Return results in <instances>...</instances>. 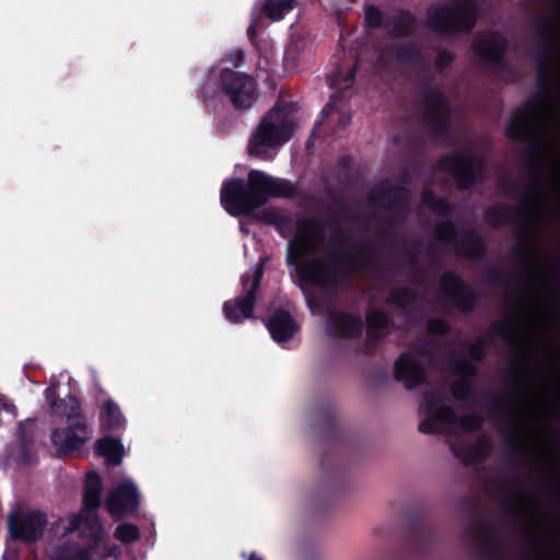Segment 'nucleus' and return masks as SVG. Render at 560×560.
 Wrapping results in <instances>:
<instances>
[{
    "label": "nucleus",
    "mask_w": 560,
    "mask_h": 560,
    "mask_svg": "<svg viewBox=\"0 0 560 560\" xmlns=\"http://www.w3.org/2000/svg\"><path fill=\"white\" fill-rule=\"evenodd\" d=\"M96 513H88L84 510H81L79 513L71 514L67 520V525L65 526V534H72L80 528H84L88 524V521L95 515Z\"/></svg>",
    "instance_id": "nucleus-40"
},
{
    "label": "nucleus",
    "mask_w": 560,
    "mask_h": 560,
    "mask_svg": "<svg viewBox=\"0 0 560 560\" xmlns=\"http://www.w3.org/2000/svg\"><path fill=\"white\" fill-rule=\"evenodd\" d=\"M555 20L552 16L537 15L534 21V30L537 35V52L535 55V61L537 66V89L539 95L545 100L550 94V84L548 82V75L550 72V66L546 57V51L555 46L553 36Z\"/></svg>",
    "instance_id": "nucleus-16"
},
{
    "label": "nucleus",
    "mask_w": 560,
    "mask_h": 560,
    "mask_svg": "<svg viewBox=\"0 0 560 560\" xmlns=\"http://www.w3.org/2000/svg\"><path fill=\"white\" fill-rule=\"evenodd\" d=\"M235 68L241 67L245 60V54L242 49L231 51L224 59Z\"/></svg>",
    "instance_id": "nucleus-49"
},
{
    "label": "nucleus",
    "mask_w": 560,
    "mask_h": 560,
    "mask_svg": "<svg viewBox=\"0 0 560 560\" xmlns=\"http://www.w3.org/2000/svg\"><path fill=\"white\" fill-rule=\"evenodd\" d=\"M451 324L441 317H431L427 320V331L434 337H444L451 332Z\"/></svg>",
    "instance_id": "nucleus-41"
},
{
    "label": "nucleus",
    "mask_w": 560,
    "mask_h": 560,
    "mask_svg": "<svg viewBox=\"0 0 560 560\" xmlns=\"http://www.w3.org/2000/svg\"><path fill=\"white\" fill-rule=\"evenodd\" d=\"M439 199L440 197H438L432 189H424L421 194L422 202L430 209H432V207L435 206Z\"/></svg>",
    "instance_id": "nucleus-51"
},
{
    "label": "nucleus",
    "mask_w": 560,
    "mask_h": 560,
    "mask_svg": "<svg viewBox=\"0 0 560 560\" xmlns=\"http://www.w3.org/2000/svg\"><path fill=\"white\" fill-rule=\"evenodd\" d=\"M295 186L284 178L272 177L258 170L248 172L247 180L241 177L225 179L220 190V201L232 217L252 215L270 198H294Z\"/></svg>",
    "instance_id": "nucleus-3"
},
{
    "label": "nucleus",
    "mask_w": 560,
    "mask_h": 560,
    "mask_svg": "<svg viewBox=\"0 0 560 560\" xmlns=\"http://www.w3.org/2000/svg\"><path fill=\"white\" fill-rule=\"evenodd\" d=\"M430 255H433L436 252V245L434 242H430L427 248Z\"/></svg>",
    "instance_id": "nucleus-64"
},
{
    "label": "nucleus",
    "mask_w": 560,
    "mask_h": 560,
    "mask_svg": "<svg viewBox=\"0 0 560 560\" xmlns=\"http://www.w3.org/2000/svg\"><path fill=\"white\" fill-rule=\"evenodd\" d=\"M412 349L417 355L425 358L430 354V343L428 340H419L412 345Z\"/></svg>",
    "instance_id": "nucleus-52"
},
{
    "label": "nucleus",
    "mask_w": 560,
    "mask_h": 560,
    "mask_svg": "<svg viewBox=\"0 0 560 560\" xmlns=\"http://www.w3.org/2000/svg\"><path fill=\"white\" fill-rule=\"evenodd\" d=\"M436 215L443 218L435 225L434 236L438 241L454 246L455 253L465 258L481 260L486 257L488 247L483 236L476 229H468L458 238V229L454 220L450 218L453 206L450 201L441 198L431 209Z\"/></svg>",
    "instance_id": "nucleus-6"
},
{
    "label": "nucleus",
    "mask_w": 560,
    "mask_h": 560,
    "mask_svg": "<svg viewBox=\"0 0 560 560\" xmlns=\"http://www.w3.org/2000/svg\"><path fill=\"white\" fill-rule=\"evenodd\" d=\"M421 250V244L415 243L412 249L406 252V256L410 262L416 264L418 260V254Z\"/></svg>",
    "instance_id": "nucleus-54"
},
{
    "label": "nucleus",
    "mask_w": 560,
    "mask_h": 560,
    "mask_svg": "<svg viewBox=\"0 0 560 560\" xmlns=\"http://www.w3.org/2000/svg\"><path fill=\"white\" fill-rule=\"evenodd\" d=\"M451 394L454 399L458 401H470L475 396L474 381L467 378H456L450 387Z\"/></svg>",
    "instance_id": "nucleus-36"
},
{
    "label": "nucleus",
    "mask_w": 560,
    "mask_h": 560,
    "mask_svg": "<svg viewBox=\"0 0 560 560\" xmlns=\"http://www.w3.org/2000/svg\"><path fill=\"white\" fill-rule=\"evenodd\" d=\"M329 460H330L329 454L325 453L322 456L320 462H319V466H320L323 471H327L328 470Z\"/></svg>",
    "instance_id": "nucleus-59"
},
{
    "label": "nucleus",
    "mask_w": 560,
    "mask_h": 560,
    "mask_svg": "<svg viewBox=\"0 0 560 560\" xmlns=\"http://www.w3.org/2000/svg\"><path fill=\"white\" fill-rule=\"evenodd\" d=\"M417 299V293L409 287L393 288L386 299L388 305L399 308L408 307Z\"/></svg>",
    "instance_id": "nucleus-35"
},
{
    "label": "nucleus",
    "mask_w": 560,
    "mask_h": 560,
    "mask_svg": "<svg viewBox=\"0 0 560 560\" xmlns=\"http://www.w3.org/2000/svg\"><path fill=\"white\" fill-rule=\"evenodd\" d=\"M103 480L96 471H89L83 487V506L88 513H96L101 506Z\"/></svg>",
    "instance_id": "nucleus-26"
},
{
    "label": "nucleus",
    "mask_w": 560,
    "mask_h": 560,
    "mask_svg": "<svg viewBox=\"0 0 560 560\" xmlns=\"http://www.w3.org/2000/svg\"><path fill=\"white\" fill-rule=\"evenodd\" d=\"M51 413L65 417L68 421L66 428L54 429L50 436L60 455L73 454L91 439L92 429L82 410L81 401L72 394H68Z\"/></svg>",
    "instance_id": "nucleus-5"
},
{
    "label": "nucleus",
    "mask_w": 560,
    "mask_h": 560,
    "mask_svg": "<svg viewBox=\"0 0 560 560\" xmlns=\"http://www.w3.org/2000/svg\"><path fill=\"white\" fill-rule=\"evenodd\" d=\"M95 453L105 457L110 465H119L124 455V445L117 438L104 436L96 441Z\"/></svg>",
    "instance_id": "nucleus-28"
},
{
    "label": "nucleus",
    "mask_w": 560,
    "mask_h": 560,
    "mask_svg": "<svg viewBox=\"0 0 560 560\" xmlns=\"http://www.w3.org/2000/svg\"><path fill=\"white\" fill-rule=\"evenodd\" d=\"M267 258L260 257L252 273H244L241 277L243 292L235 299L223 303V314L228 322L237 325L245 319L254 318L257 303V292L264 277L265 262Z\"/></svg>",
    "instance_id": "nucleus-9"
},
{
    "label": "nucleus",
    "mask_w": 560,
    "mask_h": 560,
    "mask_svg": "<svg viewBox=\"0 0 560 560\" xmlns=\"http://www.w3.org/2000/svg\"><path fill=\"white\" fill-rule=\"evenodd\" d=\"M45 398L52 412L58 404L62 400L58 396L57 385H50L45 389Z\"/></svg>",
    "instance_id": "nucleus-48"
},
{
    "label": "nucleus",
    "mask_w": 560,
    "mask_h": 560,
    "mask_svg": "<svg viewBox=\"0 0 560 560\" xmlns=\"http://www.w3.org/2000/svg\"><path fill=\"white\" fill-rule=\"evenodd\" d=\"M452 372L457 375L458 378L474 381L478 374V368L471 360L460 357L453 362Z\"/></svg>",
    "instance_id": "nucleus-38"
},
{
    "label": "nucleus",
    "mask_w": 560,
    "mask_h": 560,
    "mask_svg": "<svg viewBox=\"0 0 560 560\" xmlns=\"http://www.w3.org/2000/svg\"><path fill=\"white\" fill-rule=\"evenodd\" d=\"M389 23L392 25V36L408 37L415 32L417 18L410 10L400 9Z\"/></svg>",
    "instance_id": "nucleus-30"
},
{
    "label": "nucleus",
    "mask_w": 560,
    "mask_h": 560,
    "mask_svg": "<svg viewBox=\"0 0 560 560\" xmlns=\"http://www.w3.org/2000/svg\"><path fill=\"white\" fill-rule=\"evenodd\" d=\"M508 49L506 36L492 30L481 32L471 44V51L480 63L500 72L508 71L510 68L506 59Z\"/></svg>",
    "instance_id": "nucleus-13"
},
{
    "label": "nucleus",
    "mask_w": 560,
    "mask_h": 560,
    "mask_svg": "<svg viewBox=\"0 0 560 560\" xmlns=\"http://www.w3.org/2000/svg\"><path fill=\"white\" fill-rule=\"evenodd\" d=\"M140 494L130 480L119 482L107 495L105 508L114 518H121L138 511Z\"/></svg>",
    "instance_id": "nucleus-20"
},
{
    "label": "nucleus",
    "mask_w": 560,
    "mask_h": 560,
    "mask_svg": "<svg viewBox=\"0 0 560 560\" xmlns=\"http://www.w3.org/2000/svg\"><path fill=\"white\" fill-rule=\"evenodd\" d=\"M201 96L205 103H208L210 100L214 97V91L210 89L208 83L203 84L201 89Z\"/></svg>",
    "instance_id": "nucleus-56"
},
{
    "label": "nucleus",
    "mask_w": 560,
    "mask_h": 560,
    "mask_svg": "<svg viewBox=\"0 0 560 560\" xmlns=\"http://www.w3.org/2000/svg\"><path fill=\"white\" fill-rule=\"evenodd\" d=\"M248 38L253 42L256 37V28L254 25H250L247 30Z\"/></svg>",
    "instance_id": "nucleus-63"
},
{
    "label": "nucleus",
    "mask_w": 560,
    "mask_h": 560,
    "mask_svg": "<svg viewBox=\"0 0 560 560\" xmlns=\"http://www.w3.org/2000/svg\"><path fill=\"white\" fill-rule=\"evenodd\" d=\"M439 166L448 173L459 190L466 191L485 179L486 162L471 151L446 154L440 158Z\"/></svg>",
    "instance_id": "nucleus-11"
},
{
    "label": "nucleus",
    "mask_w": 560,
    "mask_h": 560,
    "mask_svg": "<svg viewBox=\"0 0 560 560\" xmlns=\"http://www.w3.org/2000/svg\"><path fill=\"white\" fill-rule=\"evenodd\" d=\"M401 221L397 220V219H394V220H390L388 222V224L386 225L385 228V233L386 234H392L396 231L398 224L400 223Z\"/></svg>",
    "instance_id": "nucleus-58"
},
{
    "label": "nucleus",
    "mask_w": 560,
    "mask_h": 560,
    "mask_svg": "<svg viewBox=\"0 0 560 560\" xmlns=\"http://www.w3.org/2000/svg\"><path fill=\"white\" fill-rule=\"evenodd\" d=\"M453 425V423H450ZM454 424H458L465 432H476L482 425V418L478 413H466L462 417L457 416Z\"/></svg>",
    "instance_id": "nucleus-42"
},
{
    "label": "nucleus",
    "mask_w": 560,
    "mask_h": 560,
    "mask_svg": "<svg viewBox=\"0 0 560 560\" xmlns=\"http://www.w3.org/2000/svg\"><path fill=\"white\" fill-rule=\"evenodd\" d=\"M510 485L513 489L518 490L521 488V481L518 478L514 477L510 480Z\"/></svg>",
    "instance_id": "nucleus-62"
},
{
    "label": "nucleus",
    "mask_w": 560,
    "mask_h": 560,
    "mask_svg": "<svg viewBox=\"0 0 560 560\" xmlns=\"http://www.w3.org/2000/svg\"><path fill=\"white\" fill-rule=\"evenodd\" d=\"M456 59V56L450 50L442 48L439 50L435 59V67L439 70H445L451 67Z\"/></svg>",
    "instance_id": "nucleus-47"
},
{
    "label": "nucleus",
    "mask_w": 560,
    "mask_h": 560,
    "mask_svg": "<svg viewBox=\"0 0 560 560\" xmlns=\"http://www.w3.org/2000/svg\"><path fill=\"white\" fill-rule=\"evenodd\" d=\"M265 324L271 338L277 343L290 341L300 328L290 312L284 308H277L265 320Z\"/></svg>",
    "instance_id": "nucleus-23"
},
{
    "label": "nucleus",
    "mask_w": 560,
    "mask_h": 560,
    "mask_svg": "<svg viewBox=\"0 0 560 560\" xmlns=\"http://www.w3.org/2000/svg\"><path fill=\"white\" fill-rule=\"evenodd\" d=\"M388 52L400 62H415L422 59V52L413 42H394L388 46Z\"/></svg>",
    "instance_id": "nucleus-31"
},
{
    "label": "nucleus",
    "mask_w": 560,
    "mask_h": 560,
    "mask_svg": "<svg viewBox=\"0 0 560 560\" xmlns=\"http://www.w3.org/2000/svg\"><path fill=\"white\" fill-rule=\"evenodd\" d=\"M478 18L475 0H451L431 4L427 9L425 25L441 36L468 35L476 27Z\"/></svg>",
    "instance_id": "nucleus-4"
},
{
    "label": "nucleus",
    "mask_w": 560,
    "mask_h": 560,
    "mask_svg": "<svg viewBox=\"0 0 560 560\" xmlns=\"http://www.w3.org/2000/svg\"><path fill=\"white\" fill-rule=\"evenodd\" d=\"M322 223L313 218L296 222V235L289 242L287 264L293 266L301 283L312 284L326 292H336L339 283L348 279L354 270L357 257L350 248L341 246V237L332 245L325 258H305L312 252L310 233L319 229ZM377 252L371 246L360 254L358 259L370 267L376 265Z\"/></svg>",
    "instance_id": "nucleus-2"
},
{
    "label": "nucleus",
    "mask_w": 560,
    "mask_h": 560,
    "mask_svg": "<svg viewBox=\"0 0 560 560\" xmlns=\"http://www.w3.org/2000/svg\"><path fill=\"white\" fill-rule=\"evenodd\" d=\"M318 422L320 429L325 434L332 439L339 440L341 436V429L338 424L337 413L332 406H323L318 410Z\"/></svg>",
    "instance_id": "nucleus-32"
},
{
    "label": "nucleus",
    "mask_w": 560,
    "mask_h": 560,
    "mask_svg": "<svg viewBox=\"0 0 560 560\" xmlns=\"http://www.w3.org/2000/svg\"><path fill=\"white\" fill-rule=\"evenodd\" d=\"M364 22L369 28L377 30L383 25V13L374 4H366L364 8Z\"/></svg>",
    "instance_id": "nucleus-43"
},
{
    "label": "nucleus",
    "mask_w": 560,
    "mask_h": 560,
    "mask_svg": "<svg viewBox=\"0 0 560 560\" xmlns=\"http://www.w3.org/2000/svg\"><path fill=\"white\" fill-rule=\"evenodd\" d=\"M439 539L435 528L422 515L409 520L404 541L409 557L423 558L431 555Z\"/></svg>",
    "instance_id": "nucleus-18"
},
{
    "label": "nucleus",
    "mask_w": 560,
    "mask_h": 560,
    "mask_svg": "<svg viewBox=\"0 0 560 560\" xmlns=\"http://www.w3.org/2000/svg\"><path fill=\"white\" fill-rule=\"evenodd\" d=\"M504 515L508 517V520L512 524H518L520 523V515H518L517 510L514 506H512L510 504H505V506H504Z\"/></svg>",
    "instance_id": "nucleus-53"
},
{
    "label": "nucleus",
    "mask_w": 560,
    "mask_h": 560,
    "mask_svg": "<svg viewBox=\"0 0 560 560\" xmlns=\"http://www.w3.org/2000/svg\"><path fill=\"white\" fill-rule=\"evenodd\" d=\"M420 93L424 122L430 133L436 138H447L452 126V107L447 95L432 85L423 86Z\"/></svg>",
    "instance_id": "nucleus-12"
},
{
    "label": "nucleus",
    "mask_w": 560,
    "mask_h": 560,
    "mask_svg": "<svg viewBox=\"0 0 560 560\" xmlns=\"http://www.w3.org/2000/svg\"><path fill=\"white\" fill-rule=\"evenodd\" d=\"M293 136V124L283 106L275 105L260 119L248 141V153L261 160L270 158L269 150L287 143Z\"/></svg>",
    "instance_id": "nucleus-7"
},
{
    "label": "nucleus",
    "mask_w": 560,
    "mask_h": 560,
    "mask_svg": "<svg viewBox=\"0 0 560 560\" xmlns=\"http://www.w3.org/2000/svg\"><path fill=\"white\" fill-rule=\"evenodd\" d=\"M483 277L486 282L493 285H499L509 282L512 279L513 275L511 271H505L492 267L486 270Z\"/></svg>",
    "instance_id": "nucleus-45"
},
{
    "label": "nucleus",
    "mask_w": 560,
    "mask_h": 560,
    "mask_svg": "<svg viewBox=\"0 0 560 560\" xmlns=\"http://www.w3.org/2000/svg\"><path fill=\"white\" fill-rule=\"evenodd\" d=\"M368 338L380 342L388 335L389 318L383 311L369 312L366 315Z\"/></svg>",
    "instance_id": "nucleus-29"
},
{
    "label": "nucleus",
    "mask_w": 560,
    "mask_h": 560,
    "mask_svg": "<svg viewBox=\"0 0 560 560\" xmlns=\"http://www.w3.org/2000/svg\"><path fill=\"white\" fill-rule=\"evenodd\" d=\"M490 331L492 335L498 336L502 339L511 340L512 342H515L517 345L520 343L518 338H512L513 326H512L511 322H503V320L494 322L491 325Z\"/></svg>",
    "instance_id": "nucleus-44"
},
{
    "label": "nucleus",
    "mask_w": 560,
    "mask_h": 560,
    "mask_svg": "<svg viewBox=\"0 0 560 560\" xmlns=\"http://www.w3.org/2000/svg\"><path fill=\"white\" fill-rule=\"evenodd\" d=\"M395 378L401 382L407 389H413L427 381L424 364L415 359L410 352H402L395 361Z\"/></svg>",
    "instance_id": "nucleus-22"
},
{
    "label": "nucleus",
    "mask_w": 560,
    "mask_h": 560,
    "mask_svg": "<svg viewBox=\"0 0 560 560\" xmlns=\"http://www.w3.org/2000/svg\"><path fill=\"white\" fill-rule=\"evenodd\" d=\"M479 510L475 505L469 515V523L464 528L463 536L474 546V552L479 560H502L503 544L499 535L494 532H487L483 526L485 516L480 518Z\"/></svg>",
    "instance_id": "nucleus-14"
},
{
    "label": "nucleus",
    "mask_w": 560,
    "mask_h": 560,
    "mask_svg": "<svg viewBox=\"0 0 560 560\" xmlns=\"http://www.w3.org/2000/svg\"><path fill=\"white\" fill-rule=\"evenodd\" d=\"M218 89L236 112L248 110L258 101L257 81L245 72L222 68L219 72Z\"/></svg>",
    "instance_id": "nucleus-10"
},
{
    "label": "nucleus",
    "mask_w": 560,
    "mask_h": 560,
    "mask_svg": "<svg viewBox=\"0 0 560 560\" xmlns=\"http://www.w3.org/2000/svg\"><path fill=\"white\" fill-rule=\"evenodd\" d=\"M114 536L117 540L122 544H132L140 538V530L137 525L131 523H122L119 524L115 532Z\"/></svg>",
    "instance_id": "nucleus-39"
},
{
    "label": "nucleus",
    "mask_w": 560,
    "mask_h": 560,
    "mask_svg": "<svg viewBox=\"0 0 560 560\" xmlns=\"http://www.w3.org/2000/svg\"><path fill=\"white\" fill-rule=\"evenodd\" d=\"M440 290L442 299L463 314H471L478 305L476 289L459 275L446 271L441 277Z\"/></svg>",
    "instance_id": "nucleus-17"
},
{
    "label": "nucleus",
    "mask_w": 560,
    "mask_h": 560,
    "mask_svg": "<svg viewBox=\"0 0 560 560\" xmlns=\"http://www.w3.org/2000/svg\"><path fill=\"white\" fill-rule=\"evenodd\" d=\"M425 408L427 417L419 423L421 433L436 434L444 423H454L457 415L453 407L446 405V395L442 388L429 387L423 392L421 409Z\"/></svg>",
    "instance_id": "nucleus-15"
},
{
    "label": "nucleus",
    "mask_w": 560,
    "mask_h": 560,
    "mask_svg": "<svg viewBox=\"0 0 560 560\" xmlns=\"http://www.w3.org/2000/svg\"><path fill=\"white\" fill-rule=\"evenodd\" d=\"M259 219L267 224H276L280 219V214L273 209H264L259 214Z\"/></svg>",
    "instance_id": "nucleus-50"
},
{
    "label": "nucleus",
    "mask_w": 560,
    "mask_h": 560,
    "mask_svg": "<svg viewBox=\"0 0 560 560\" xmlns=\"http://www.w3.org/2000/svg\"><path fill=\"white\" fill-rule=\"evenodd\" d=\"M505 137L526 144L523 165L530 170L533 176L520 199L518 207L497 202L486 209L485 218L494 228L512 223L517 225L516 235L520 244L513 249V255L524 260L529 254L527 247L533 244L535 233V217L530 206L535 190L542 185L547 162L545 141L539 135L532 104L526 103L512 113L505 128Z\"/></svg>",
    "instance_id": "nucleus-1"
},
{
    "label": "nucleus",
    "mask_w": 560,
    "mask_h": 560,
    "mask_svg": "<svg viewBox=\"0 0 560 560\" xmlns=\"http://www.w3.org/2000/svg\"><path fill=\"white\" fill-rule=\"evenodd\" d=\"M409 190L404 186H390L388 188H380L372 190L368 196V201L371 205H384L389 210L397 213L406 211L408 207Z\"/></svg>",
    "instance_id": "nucleus-24"
},
{
    "label": "nucleus",
    "mask_w": 560,
    "mask_h": 560,
    "mask_svg": "<svg viewBox=\"0 0 560 560\" xmlns=\"http://www.w3.org/2000/svg\"><path fill=\"white\" fill-rule=\"evenodd\" d=\"M452 454L463 460L465 465L477 464L487 458L488 452L485 446L479 443H468L460 436H457L450 443Z\"/></svg>",
    "instance_id": "nucleus-25"
},
{
    "label": "nucleus",
    "mask_w": 560,
    "mask_h": 560,
    "mask_svg": "<svg viewBox=\"0 0 560 560\" xmlns=\"http://www.w3.org/2000/svg\"><path fill=\"white\" fill-rule=\"evenodd\" d=\"M295 3L296 0H265L262 9L270 20L279 21L293 10Z\"/></svg>",
    "instance_id": "nucleus-34"
},
{
    "label": "nucleus",
    "mask_w": 560,
    "mask_h": 560,
    "mask_svg": "<svg viewBox=\"0 0 560 560\" xmlns=\"http://www.w3.org/2000/svg\"><path fill=\"white\" fill-rule=\"evenodd\" d=\"M468 354L469 357L477 361L481 362L485 360L487 355V341L483 337H477L474 342L468 346Z\"/></svg>",
    "instance_id": "nucleus-46"
},
{
    "label": "nucleus",
    "mask_w": 560,
    "mask_h": 560,
    "mask_svg": "<svg viewBox=\"0 0 560 560\" xmlns=\"http://www.w3.org/2000/svg\"><path fill=\"white\" fill-rule=\"evenodd\" d=\"M357 75V62L347 71L346 77L343 79L346 88H350Z\"/></svg>",
    "instance_id": "nucleus-55"
},
{
    "label": "nucleus",
    "mask_w": 560,
    "mask_h": 560,
    "mask_svg": "<svg viewBox=\"0 0 560 560\" xmlns=\"http://www.w3.org/2000/svg\"><path fill=\"white\" fill-rule=\"evenodd\" d=\"M50 560H90V551L79 550L74 546L65 542L57 546Z\"/></svg>",
    "instance_id": "nucleus-37"
},
{
    "label": "nucleus",
    "mask_w": 560,
    "mask_h": 560,
    "mask_svg": "<svg viewBox=\"0 0 560 560\" xmlns=\"http://www.w3.org/2000/svg\"><path fill=\"white\" fill-rule=\"evenodd\" d=\"M363 329L364 323L361 316L337 310L328 312L326 331L330 338H360Z\"/></svg>",
    "instance_id": "nucleus-21"
},
{
    "label": "nucleus",
    "mask_w": 560,
    "mask_h": 560,
    "mask_svg": "<svg viewBox=\"0 0 560 560\" xmlns=\"http://www.w3.org/2000/svg\"><path fill=\"white\" fill-rule=\"evenodd\" d=\"M504 397V395L502 394H495L491 397L490 399V406L491 408H495L498 406V404L500 402V400Z\"/></svg>",
    "instance_id": "nucleus-60"
},
{
    "label": "nucleus",
    "mask_w": 560,
    "mask_h": 560,
    "mask_svg": "<svg viewBox=\"0 0 560 560\" xmlns=\"http://www.w3.org/2000/svg\"><path fill=\"white\" fill-rule=\"evenodd\" d=\"M525 371L526 362L523 355L521 353H517L516 359L510 364L505 372L508 376L509 390L515 397L513 400L509 401L506 408L501 412L502 420H509L513 422V425H511V428L504 435V443L512 451V453L509 455V460L511 463L514 462V453L517 452L521 446V432L518 428L515 425V422L521 418V413L523 410V392L520 375L523 374Z\"/></svg>",
    "instance_id": "nucleus-8"
},
{
    "label": "nucleus",
    "mask_w": 560,
    "mask_h": 560,
    "mask_svg": "<svg viewBox=\"0 0 560 560\" xmlns=\"http://www.w3.org/2000/svg\"><path fill=\"white\" fill-rule=\"evenodd\" d=\"M501 185L502 187L504 188H511V189H515L516 188V185L514 182L510 180L509 178H503L501 180Z\"/></svg>",
    "instance_id": "nucleus-61"
},
{
    "label": "nucleus",
    "mask_w": 560,
    "mask_h": 560,
    "mask_svg": "<svg viewBox=\"0 0 560 560\" xmlns=\"http://www.w3.org/2000/svg\"><path fill=\"white\" fill-rule=\"evenodd\" d=\"M47 523V515L38 510L25 514L12 512L8 517V529L13 541L33 544L43 538Z\"/></svg>",
    "instance_id": "nucleus-19"
},
{
    "label": "nucleus",
    "mask_w": 560,
    "mask_h": 560,
    "mask_svg": "<svg viewBox=\"0 0 560 560\" xmlns=\"http://www.w3.org/2000/svg\"><path fill=\"white\" fill-rule=\"evenodd\" d=\"M331 110H332V104H331V101H330L322 109V112H320V120L316 121V125H320L323 122V120L330 114Z\"/></svg>",
    "instance_id": "nucleus-57"
},
{
    "label": "nucleus",
    "mask_w": 560,
    "mask_h": 560,
    "mask_svg": "<svg viewBox=\"0 0 560 560\" xmlns=\"http://www.w3.org/2000/svg\"><path fill=\"white\" fill-rule=\"evenodd\" d=\"M81 534L88 541V548H84L83 550H89L91 557L92 552L100 547L103 539V526L97 513L92 515L90 521H88V524L84 526Z\"/></svg>",
    "instance_id": "nucleus-33"
},
{
    "label": "nucleus",
    "mask_w": 560,
    "mask_h": 560,
    "mask_svg": "<svg viewBox=\"0 0 560 560\" xmlns=\"http://www.w3.org/2000/svg\"><path fill=\"white\" fill-rule=\"evenodd\" d=\"M100 422L104 431L115 432L125 428L126 419L119 406L112 398L106 399L102 405Z\"/></svg>",
    "instance_id": "nucleus-27"
}]
</instances>
